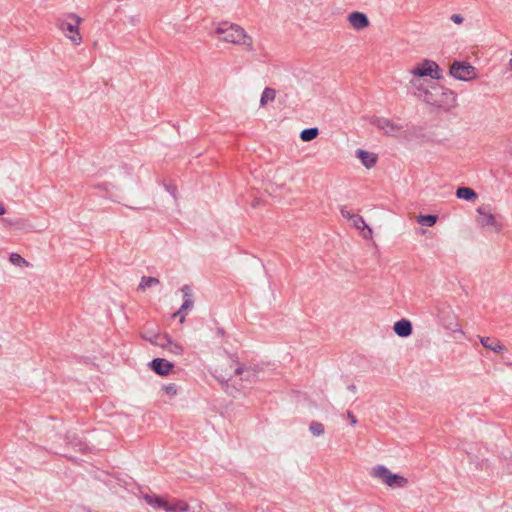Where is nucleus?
I'll use <instances>...</instances> for the list:
<instances>
[{"mask_svg":"<svg viewBox=\"0 0 512 512\" xmlns=\"http://www.w3.org/2000/svg\"><path fill=\"white\" fill-rule=\"evenodd\" d=\"M408 91L417 99L446 112L457 105L456 93L434 81Z\"/></svg>","mask_w":512,"mask_h":512,"instance_id":"f257e3e1","label":"nucleus"},{"mask_svg":"<svg viewBox=\"0 0 512 512\" xmlns=\"http://www.w3.org/2000/svg\"><path fill=\"white\" fill-rule=\"evenodd\" d=\"M409 73L412 77L407 85L408 90L443 78L440 66L429 59H424L420 65L409 70Z\"/></svg>","mask_w":512,"mask_h":512,"instance_id":"f03ea898","label":"nucleus"},{"mask_svg":"<svg viewBox=\"0 0 512 512\" xmlns=\"http://www.w3.org/2000/svg\"><path fill=\"white\" fill-rule=\"evenodd\" d=\"M216 34L222 35L221 40L234 45L243 46L246 51L254 52L253 38L246 33L244 28L237 24L223 22L220 23L216 30Z\"/></svg>","mask_w":512,"mask_h":512,"instance_id":"7ed1b4c3","label":"nucleus"},{"mask_svg":"<svg viewBox=\"0 0 512 512\" xmlns=\"http://www.w3.org/2000/svg\"><path fill=\"white\" fill-rule=\"evenodd\" d=\"M83 19L75 13H68L56 20L57 28L76 46L82 43L79 26Z\"/></svg>","mask_w":512,"mask_h":512,"instance_id":"20e7f679","label":"nucleus"},{"mask_svg":"<svg viewBox=\"0 0 512 512\" xmlns=\"http://www.w3.org/2000/svg\"><path fill=\"white\" fill-rule=\"evenodd\" d=\"M370 475L373 478L381 480L384 484L392 488H404L408 484V480L398 474H393L384 465H377L372 468Z\"/></svg>","mask_w":512,"mask_h":512,"instance_id":"39448f33","label":"nucleus"},{"mask_svg":"<svg viewBox=\"0 0 512 512\" xmlns=\"http://www.w3.org/2000/svg\"><path fill=\"white\" fill-rule=\"evenodd\" d=\"M229 363V370L222 366L214 369L213 376L221 383H228L234 375H242L245 371V368L232 356H230Z\"/></svg>","mask_w":512,"mask_h":512,"instance_id":"423d86ee","label":"nucleus"},{"mask_svg":"<svg viewBox=\"0 0 512 512\" xmlns=\"http://www.w3.org/2000/svg\"><path fill=\"white\" fill-rule=\"evenodd\" d=\"M450 75L461 81H469L476 77V69L467 62L454 61L449 70Z\"/></svg>","mask_w":512,"mask_h":512,"instance_id":"0eeeda50","label":"nucleus"},{"mask_svg":"<svg viewBox=\"0 0 512 512\" xmlns=\"http://www.w3.org/2000/svg\"><path fill=\"white\" fill-rule=\"evenodd\" d=\"M477 223L481 227H493L497 232L501 231L502 225L496 220L488 205L477 208Z\"/></svg>","mask_w":512,"mask_h":512,"instance_id":"6e6552de","label":"nucleus"},{"mask_svg":"<svg viewBox=\"0 0 512 512\" xmlns=\"http://www.w3.org/2000/svg\"><path fill=\"white\" fill-rule=\"evenodd\" d=\"M373 124L378 129L384 131V133L387 135H395L402 129V127L399 124L394 123L386 118H377L374 120Z\"/></svg>","mask_w":512,"mask_h":512,"instance_id":"1a4fd4ad","label":"nucleus"},{"mask_svg":"<svg viewBox=\"0 0 512 512\" xmlns=\"http://www.w3.org/2000/svg\"><path fill=\"white\" fill-rule=\"evenodd\" d=\"M150 368L158 375L164 376L174 367L173 363L164 358H155L149 363Z\"/></svg>","mask_w":512,"mask_h":512,"instance_id":"9d476101","label":"nucleus"},{"mask_svg":"<svg viewBox=\"0 0 512 512\" xmlns=\"http://www.w3.org/2000/svg\"><path fill=\"white\" fill-rule=\"evenodd\" d=\"M350 25L356 30H362L369 26V19L366 14L362 12H352L348 16Z\"/></svg>","mask_w":512,"mask_h":512,"instance_id":"9b49d317","label":"nucleus"},{"mask_svg":"<svg viewBox=\"0 0 512 512\" xmlns=\"http://www.w3.org/2000/svg\"><path fill=\"white\" fill-rule=\"evenodd\" d=\"M481 344L488 350H491L495 353H503L506 351V347L502 345L500 340L494 337H482L478 336Z\"/></svg>","mask_w":512,"mask_h":512,"instance_id":"f8f14e48","label":"nucleus"},{"mask_svg":"<svg viewBox=\"0 0 512 512\" xmlns=\"http://www.w3.org/2000/svg\"><path fill=\"white\" fill-rule=\"evenodd\" d=\"M352 225L358 229L361 230L362 236L365 239L372 238L373 231L372 229L365 223V220L363 217L359 214H356L353 219L351 220Z\"/></svg>","mask_w":512,"mask_h":512,"instance_id":"ddd939ff","label":"nucleus"},{"mask_svg":"<svg viewBox=\"0 0 512 512\" xmlns=\"http://www.w3.org/2000/svg\"><path fill=\"white\" fill-rule=\"evenodd\" d=\"M393 329H394V332L399 337H403V338L410 336L413 331L412 324L407 319H401V320L395 322Z\"/></svg>","mask_w":512,"mask_h":512,"instance_id":"4468645a","label":"nucleus"},{"mask_svg":"<svg viewBox=\"0 0 512 512\" xmlns=\"http://www.w3.org/2000/svg\"><path fill=\"white\" fill-rule=\"evenodd\" d=\"M104 484L112 491L117 492L118 488H126L128 483L123 478L114 475H105Z\"/></svg>","mask_w":512,"mask_h":512,"instance_id":"2eb2a0df","label":"nucleus"},{"mask_svg":"<svg viewBox=\"0 0 512 512\" xmlns=\"http://www.w3.org/2000/svg\"><path fill=\"white\" fill-rule=\"evenodd\" d=\"M356 155L367 169L372 168L377 162V156L374 153L358 149Z\"/></svg>","mask_w":512,"mask_h":512,"instance_id":"dca6fc26","label":"nucleus"},{"mask_svg":"<svg viewBox=\"0 0 512 512\" xmlns=\"http://www.w3.org/2000/svg\"><path fill=\"white\" fill-rule=\"evenodd\" d=\"M143 499L145 502L155 509H163L166 511L167 502L156 494H144Z\"/></svg>","mask_w":512,"mask_h":512,"instance_id":"f3484780","label":"nucleus"},{"mask_svg":"<svg viewBox=\"0 0 512 512\" xmlns=\"http://www.w3.org/2000/svg\"><path fill=\"white\" fill-rule=\"evenodd\" d=\"M181 291L183 293L184 302L181 305V311H187L191 309L194 305V301L192 299V291L191 288L188 285H184L181 288Z\"/></svg>","mask_w":512,"mask_h":512,"instance_id":"a211bd4d","label":"nucleus"},{"mask_svg":"<svg viewBox=\"0 0 512 512\" xmlns=\"http://www.w3.org/2000/svg\"><path fill=\"white\" fill-rule=\"evenodd\" d=\"M456 196L459 199H464L466 201H473L477 198V193L470 187H459L456 190Z\"/></svg>","mask_w":512,"mask_h":512,"instance_id":"6ab92c4d","label":"nucleus"},{"mask_svg":"<svg viewBox=\"0 0 512 512\" xmlns=\"http://www.w3.org/2000/svg\"><path fill=\"white\" fill-rule=\"evenodd\" d=\"M275 97H276L275 89L266 87L263 90L261 98H260V106L263 107V106L267 105L268 102L274 101Z\"/></svg>","mask_w":512,"mask_h":512,"instance_id":"aec40b11","label":"nucleus"},{"mask_svg":"<svg viewBox=\"0 0 512 512\" xmlns=\"http://www.w3.org/2000/svg\"><path fill=\"white\" fill-rule=\"evenodd\" d=\"M318 134H319V130L317 127L306 128L301 131L300 139L303 142H309V141L314 140L318 136Z\"/></svg>","mask_w":512,"mask_h":512,"instance_id":"412c9836","label":"nucleus"},{"mask_svg":"<svg viewBox=\"0 0 512 512\" xmlns=\"http://www.w3.org/2000/svg\"><path fill=\"white\" fill-rule=\"evenodd\" d=\"M189 505L185 501H176L173 504L167 503L166 512H187Z\"/></svg>","mask_w":512,"mask_h":512,"instance_id":"4be33fe9","label":"nucleus"},{"mask_svg":"<svg viewBox=\"0 0 512 512\" xmlns=\"http://www.w3.org/2000/svg\"><path fill=\"white\" fill-rule=\"evenodd\" d=\"M159 282H160L159 279L156 278V277L143 276L141 278V281H140L139 285H138V290L145 291L149 287H152L154 285H158Z\"/></svg>","mask_w":512,"mask_h":512,"instance_id":"5701e85b","label":"nucleus"},{"mask_svg":"<svg viewBox=\"0 0 512 512\" xmlns=\"http://www.w3.org/2000/svg\"><path fill=\"white\" fill-rule=\"evenodd\" d=\"M437 219H438L437 215H432V214L419 215L417 217V222L422 226L432 227L436 224Z\"/></svg>","mask_w":512,"mask_h":512,"instance_id":"b1692460","label":"nucleus"},{"mask_svg":"<svg viewBox=\"0 0 512 512\" xmlns=\"http://www.w3.org/2000/svg\"><path fill=\"white\" fill-rule=\"evenodd\" d=\"M171 337L167 334H153L154 345L166 349Z\"/></svg>","mask_w":512,"mask_h":512,"instance_id":"393cba45","label":"nucleus"},{"mask_svg":"<svg viewBox=\"0 0 512 512\" xmlns=\"http://www.w3.org/2000/svg\"><path fill=\"white\" fill-rule=\"evenodd\" d=\"M166 350L173 355H181L183 353L182 346L179 343L174 342L172 338L170 339V343L167 345Z\"/></svg>","mask_w":512,"mask_h":512,"instance_id":"a878e982","label":"nucleus"},{"mask_svg":"<svg viewBox=\"0 0 512 512\" xmlns=\"http://www.w3.org/2000/svg\"><path fill=\"white\" fill-rule=\"evenodd\" d=\"M309 430L313 435L320 436L324 433V425L320 422L312 421Z\"/></svg>","mask_w":512,"mask_h":512,"instance_id":"bb28decb","label":"nucleus"},{"mask_svg":"<svg viewBox=\"0 0 512 512\" xmlns=\"http://www.w3.org/2000/svg\"><path fill=\"white\" fill-rule=\"evenodd\" d=\"M10 261L15 264V265H22V264H28L27 261L19 254H16V253H12L10 255Z\"/></svg>","mask_w":512,"mask_h":512,"instance_id":"cd10ccee","label":"nucleus"},{"mask_svg":"<svg viewBox=\"0 0 512 512\" xmlns=\"http://www.w3.org/2000/svg\"><path fill=\"white\" fill-rule=\"evenodd\" d=\"M340 213H341V215H342L344 218H346V219H348V220H350V221H351V220L353 219V217L356 215L355 213L351 212V211L347 208V206H343V207H341V209H340Z\"/></svg>","mask_w":512,"mask_h":512,"instance_id":"c85d7f7f","label":"nucleus"},{"mask_svg":"<svg viewBox=\"0 0 512 512\" xmlns=\"http://www.w3.org/2000/svg\"><path fill=\"white\" fill-rule=\"evenodd\" d=\"M165 392L169 395H175L177 393V387L175 384H168L163 387Z\"/></svg>","mask_w":512,"mask_h":512,"instance_id":"c756f323","label":"nucleus"},{"mask_svg":"<svg viewBox=\"0 0 512 512\" xmlns=\"http://www.w3.org/2000/svg\"><path fill=\"white\" fill-rule=\"evenodd\" d=\"M173 317H174V318H177V317H178V318H179V321H180L181 323H183V322H184V320H185V317H186V312H185V311H181V307H180V308H179V310H178V311H176V312L173 314Z\"/></svg>","mask_w":512,"mask_h":512,"instance_id":"7c9ffc66","label":"nucleus"},{"mask_svg":"<svg viewBox=\"0 0 512 512\" xmlns=\"http://www.w3.org/2000/svg\"><path fill=\"white\" fill-rule=\"evenodd\" d=\"M456 24H462L464 18L460 14H453L450 18Z\"/></svg>","mask_w":512,"mask_h":512,"instance_id":"2f4dec72","label":"nucleus"},{"mask_svg":"<svg viewBox=\"0 0 512 512\" xmlns=\"http://www.w3.org/2000/svg\"><path fill=\"white\" fill-rule=\"evenodd\" d=\"M347 417L352 425L357 423L356 416L351 411H347Z\"/></svg>","mask_w":512,"mask_h":512,"instance_id":"473e14b6","label":"nucleus"},{"mask_svg":"<svg viewBox=\"0 0 512 512\" xmlns=\"http://www.w3.org/2000/svg\"><path fill=\"white\" fill-rule=\"evenodd\" d=\"M6 213V208L3 202L0 201V216Z\"/></svg>","mask_w":512,"mask_h":512,"instance_id":"72a5a7b5","label":"nucleus"},{"mask_svg":"<svg viewBox=\"0 0 512 512\" xmlns=\"http://www.w3.org/2000/svg\"><path fill=\"white\" fill-rule=\"evenodd\" d=\"M224 333H225V331H224V329H223V328H218V329H217V335H219V336H223V335H224Z\"/></svg>","mask_w":512,"mask_h":512,"instance_id":"f704fd0d","label":"nucleus"},{"mask_svg":"<svg viewBox=\"0 0 512 512\" xmlns=\"http://www.w3.org/2000/svg\"><path fill=\"white\" fill-rule=\"evenodd\" d=\"M144 338L149 341L150 343L154 344V341H153V335H150V336H144Z\"/></svg>","mask_w":512,"mask_h":512,"instance_id":"c9c22d12","label":"nucleus"},{"mask_svg":"<svg viewBox=\"0 0 512 512\" xmlns=\"http://www.w3.org/2000/svg\"><path fill=\"white\" fill-rule=\"evenodd\" d=\"M167 189L175 197V190H176V188L175 187H168Z\"/></svg>","mask_w":512,"mask_h":512,"instance_id":"e433bc0d","label":"nucleus"},{"mask_svg":"<svg viewBox=\"0 0 512 512\" xmlns=\"http://www.w3.org/2000/svg\"><path fill=\"white\" fill-rule=\"evenodd\" d=\"M138 21H139V19H138V18H136V17H131V18H130V22H131L132 24H136Z\"/></svg>","mask_w":512,"mask_h":512,"instance_id":"4c0bfd02","label":"nucleus"},{"mask_svg":"<svg viewBox=\"0 0 512 512\" xmlns=\"http://www.w3.org/2000/svg\"><path fill=\"white\" fill-rule=\"evenodd\" d=\"M348 389L351 390L352 392H355L356 391V386L352 384V385H350L348 387Z\"/></svg>","mask_w":512,"mask_h":512,"instance_id":"58836bf2","label":"nucleus"},{"mask_svg":"<svg viewBox=\"0 0 512 512\" xmlns=\"http://www.w3.org/2000/svg\"><path fill=\"white\" fill-rule=\"evenodd\" d=\"M511 55H512V51H511Z\"/></svg>","mask_w":512,"mask_h":512,"instance_id":"ea45409f","label":"nucleus"}]
</instances>
